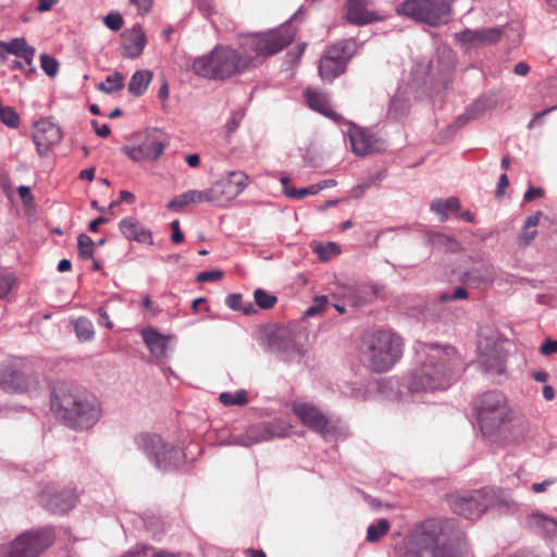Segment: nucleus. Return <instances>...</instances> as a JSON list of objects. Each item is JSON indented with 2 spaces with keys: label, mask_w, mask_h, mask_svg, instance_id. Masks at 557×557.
Instances as JSON below:
<instances>
[{
  "label": "nucleus",
  "mask_w": 557,
  "mask_h": 557,
  "mask_svg": "<svg viewBox=\"0 0 557 557\" xmlns=\"http://www.w3.org/2000/svg\"><path fill=\"white\" fill-rule=\"evenodd\" d=\"M54 540L51 529L28 531L17 536L9 546L0 549V557H38Z\"/></svg>",
  "instance_id": "1a4fd4ad"
},
{
  "label": "nucleus",
  "mask_w": 557,
  "mask_h": 557,
  "mask_svg": "<svg viewBox=\"0 0 557 557\" xmlns=\"http://www.w3.org/2000/svg\"><path fill=\"white\" fill-rule=\"evenodd\" d=\"M129 3L137 8L139 14H147L152 7V0H129Z\"/></svg>",
  "instance_id": "6e6d98bb"
},
{
  "label": "nucleus",
  "mask_w": 557,
  "mask_h": 557,
  "mask_svg": "<svg viewBox=\"0 0 557 557\" xmlns=\"http://www.w3.org/2000/svg\"><path fill=\"white\" fill-rule=\"evenodd\" d=\"M418 366L407 380L411 392L444 391L455 381L461 367L454 346L423 343L417 348Z\"/></svg>",
  "instance_id": "f03ea898"
},
{
  "label": "nucleus",
  "mask_w": 557,
  "mask_h": 557,
  "mask_svg": "<svg viewBox=\"0 0 557 557\" xmlns=\"http://www.w3.org/2000/svg\"><path fill=\"white\" fill-rule=\"evenodd\" d=\"M104 25L111 30H120L124 24V20L120 13H109L104 20Z\"/></svg>",
  "instance_id": "8fccbe9b"
},
{
  "label": "nucleus",
  "mask_w": 557,
  "mask_h": 557,
  "mask_svg": "<svg viewBox=\"0 0 557 557\" xmlns=\"http://www.w3.org/2000/svg\"><path fill=\"white\" fill-rule=\"evenodd\" d=\"M468 297V292L463 287H457L453 294L442 293L438 296V300L441 302H446L450 300L457 299H466Z\"/></svg>",
  "instance_id": "3c124183"
},
{
  "label": "nucleus",
  "mask_w": 557,
  "mask_h": 557,
  "mask_svg": "<svg viewBox=\"0 0 557 557\" xmlns=\"http://www.w3.org/2000/svg\"><path fill=\"white\" fill-rule=\"evenodd\" d=\"M185 162L190 168H198L200 164V156L198 153H189L185 156Z\"/></svg>",
  "instance_id": "338daca9"
},
{
  "label": "nucleus",
  "mask_w": 557,
  "mask_h": 557,
  "mask_svg": "<svg viewBox=\"0 0 557 557\" xmlns=\"http://www.w3.org/2000/svg\"><path fill=\"white\" fill-rule=\"evenodd\" d=\"M222 277H223V273L219 270L203 271L197 275V281L198 282H212V281L221 280Z\"/></svg>",
  "instance_id": "864d4df0"
},
{
  "label": "nucleus",
  "mask_w": 557,
  "mask_h": 557,
  "mask_svg": "<svg viewBox=\"0 0 557 557\" xmlns=\"http://www.w3.org/2000/svg\"><path fill=\"white\" fill-rule=\"evenodd\" d=\"M543 196V189L539 187H530L523 196L524 201H532L535 198H540Z\"/></svg>",
  "instance_id": "680f3d73"
},
{
  "label": "nucleus",
  "mask_w": 557,
  "mask_h": 557,
  "mask_svg": "<svg viewBox=\"0 0 557 557\" xmlns=\"http://www.w3.org/2000/svg\"><path fill=\"white\" fill-rule=\"evenodd\" d=\"M143 339L152 355L161 357L165 355L169 336L160 334L157 330L149 327L141 332Z\"/></svg>",
  "instance_id": "bb28decb"
},
{
  "label": "nucleus",
  "mask_w": 557,
  "mask_h": 557,
  "mask_svg": "<svg viewBox=\"0 0 557 557\" xmlns=\"http://www.w3.org/2000/svg\"><path fill=\"white\" fill-rule=\"evenodd\" d=\"M356 52V41L343 40L330 47L320 60L319 74L323 81H333L343 74Z\"/></svg>",
  "instance_id": "9b49d317"
},
{
  "label": "nucleus",
  "mask_w": 557,
  "mask_h": 557,
  "mask_svg": "<svg viewBox=\"0 0 557 557\" xmlns=\"http://www.w3.org/2000/svg\"><path fill=\"white\" fill-rule=\"evenodd\" d=\"M109 306V302L106 304V306L99 308V324H103L107 329L111 330L113 327V323L109 318L107 307Z\"/></svg>",
  "instance_id": "bf43d9fd"
},
{
  "label": "nucleus",
  "mask_w": 557,
  "mask_h": 557,
  "mask_svg": "<svg viewBox=\"0 0 557 557\" xmlns=\"http://www.w3.org/2000/svg\"><path fill=\"white\" fill-rule=\"evenodd\" d=\"M528 523L536 532L546 536H557V520L544 515L534 513L529 517Z\"/></svg>",
  "instance_id": "cd10ccee"
},
{
  "label": "nucleus",
  "mask_w": 557,
  "mask_h": 557,
  "mask_svg": "<svg viewBox=\"0 0 557 557\" xmlns=\"http://www.w3.org/2000/svg\"><path fill=\"white\" fill-rule=\"evenodd\" d=\"M97 88L106 94L116 92L124 88V75L120 72H114L108 75L104 82L99 83Z\"/></svg>",
  "instance_id": "2f4dec72"
},
{
  "label": "nucleus",
  "mask_w": 557,
  "mask_h": 557,
  "mask_svg": "<svg viewBox=\"0 0 557 557\" xmlns=\"http://www.w3.org/2000/svg\"><path fill=\"white\" fill-rule=\"evenodd\" d=\"M0 385L4 391L13 393H30L39 387L38 377L13 367L0 370Z\"/></svg>",
  "instance_id": "a211bd4d"
},
{
  "label": "nucleus",
  "mask_w": 557,
  "mask_h": 557,
  "mask_svg": "<svg viewBox=\"0 0 557 557\" xmlns=\"http://www.w3.org/2000/svg\"><path fill=\"white\" fill-rule=\"evenodd\" d=\"M255 301L261 309H271L277 302L276 296L269 294L262 288H258L253 293Z\"/></svg>",
  "instance_id": "4c0bfd02"
},
{
  "label": "nucleus",
  "mask_w": 557,
  "mask_h": 557,
  "mask_svg": "<svg viewBox=\"0 0 557 557\" xmlns=\"http://www.w3.org/2000/svg\"><path fill=\"white\" fill-rule=\"evenodd\" d=\"M61 138L59 126L48 119L38 121L34 126L33 139L40 156H45Z\"/></svg>",
  "instance_id": "aec40b11"
},
{
  "label": "nucleus",
  "mask_w": 557,
  "mask_h": 557,
  "mask_svg": "<svg viewBox=\"0 0 557 557\" xmlns=\"http://www.w3.org/2000/svg\"><path fill=\"white\" fill-rule=\"evenodd\" d=\"M396 557H459L451 537L435 520H426L409 531L394 546Z\"/></svg>",
  "instance_id": "7ed1b4c3"
},
{
  "label": "nucleus",
  "mask_w": 557,
  "mask_h": 557,
  "mask_svg": "<svg viewBox=\"0 0 557 557\" xmlns=\"http://www.w3.org/2000/svg\"><path fill=\"white\" fill-rule=\"evenodd\" d=\"M292 410L304 425L323 437L335 433V428L317 406L304 401H294Z\"/></svg>",
  "instance_id": "2eb2a0df"
},
{
  "label": "nucleus",
  "mask_w": 557,
  "mask_h": 557,
  "mask_svg": "<svg viewBox=\"0 0 557 557\" xmlns=\"http://www.w3.org/2000/svg\"><path fill=\"white\" fill-rule=\"evenodd\" d=\"M368 0H348L345 17L352 24L364 25L375 20V15L368 9Z\"/></svg>",
  "instance_id": "393cba45"
},
{
  "label": "nucleus",
  "mask_w": 557,
  "mask_h": 557,
  "mask_svg": "<svg viewBox=\"0 0 557 557\" xmlns=\"http://www.w3.org/2000/svg\"><path fill=\"white\" fill-rule=\"evenodd\" d=\"M380 288L376 285H363L359 288L358 293L359 299L355 302V305L360 306L362 304L369 302L372 299L379 296Z\"/></svg>",
  "instance_id": "79ce46f5"
},
{
  "label": "nucleus",
  "mask_w": 557,
  "mask_h": 557,
  "mask_svg": "<svg viewBox=\"0 0 557 557\" xmlns=\"http://www.w3.org/2000/svg\"><path fill=\"white\" fill-rule=\"evenodd\" d=\"M152 79V72L149 70L136 71L129 82L128 91L135 97H140L147 90Z\"/></svg>",
  "instance_id": "c756f323"
},
{
  "label": "nucleus",
  "mask_w": 557,
  "mask_h": 557,
  "mask_svg": "<svg viewBox=\"0 0 557 557\" xmlns=\"http://www.w3.org/2000/svg\"><path fill=\"white\" fill-rule=\"evenodd\" d=\"M391 529V524L387 519H380L376 523L370 524L367 530V540L371 543H375L381 540Z\"/></svg>",
  "instance_id": "473e14b6"
},
{
  "label": "nucleus",
  "mask_w": 557,
  "mask_h": 557,
  "mask_svg": "<svg viewBox=\"0 0 557 557\" xmlns=\"http://www.w3.org/2000/svg\"><path fill=\"white\" fill-rule=\"evenodd\" d=\"M435 243L441 245H447L449 250L451 251H458L460 249V245L457 240L445 235H436Z\"/></svg>",
  "instance_id": "5fc2aeb1"
},
{
  "label": "nucleus",
  "mask_w": 557,
  "mask_h": 557,
  "mask_svg": "<svg viewBox=\"0 0 557 557\" xmlns=\"http://www.w3.org/2000/svg\"><path fill=\"white\" fill-rule=\"evenodd\" d=\"M94 245L92 239L86 234H81L77 238L79 253L86 259L92 257Z\"/></svg>",
  "instance_id": "49530a36"
},
{
  "label": "nucleus",
  "mask_w": 557,
  "mask_h": 557,
  "mask_svg": "<svg viewBox=\"0 0 557 557\" xmlns=\"http://www.w3.org/2000/svg\"><path fill=\"white\" fill-rule=\"evenodd\" d=\"M329 307V299L326 296H319L314 298V302L306 310L307 317H313L324 312Z\"/></svg>",
  "instance_id": "de8ad7c7"
},
{
  "label": "nucleus",
  "mask_w": 557,
  "mask_h": 557,
  "mask_svg": "<svg viewBox=\"0 0 557 557\" xmlns=\"http://www.w3.org/2000/svg\"><path fill=\"white\" fill-rule=\"evenodd\" d=\"M109 220L104 216H99L95 220H92L89 225H88V228L90 232H97L99 230V226L102 225V224H106L108 223Z\"/></svg>",
  "instance_id": "774afa93"
},
{
  "label": "nucleus",
  "mask_w": 557,
  "mask_h": 557,
  "mask_svg": "<svg viewBox=\"0 0 557 557\" xmlns=\"http://www.w3.org/2000/svg\"><path fill=\"white\" fill-rule=\"evenodd\" d=\"M77 494L72 487L47 485L39 494V503L53 513H66L77 502Z\"/></svg>",
  "instance_id": "4468645a"
},
{
  "label": "nucleus",
  "mask_w": 557,
  "mask_h": 557,
  "mask_svg": "<svg viewBox=\"0 0 557 557\" xmlns=\"http://www.w3.org/2000/svg\"><path fill=\"white\" fill-rule=\"evenodd\" d=\"M407 110V104L405 103V100L399 96L396 95L392 98L388 113L393 115V117L397 119L405 114Z\"/></svg>",
  "instance_id": "09e8293b"
},
{
  "label": "nucleus",
  "mask_w": 557,
  "mask_h": 557,
  "mask_svg": "<svg viewBox=\"0 0 557 557\" xmlns=\"http://www.w3.org/2000/svg\"><path fill=\"white\" fill-rule=\"evenodd\" d=\"M495 504V493L491 488H483L472 493L458 496L451 502V509L455 513L467 519L481 517Z\"/></svg>",
  "instance_id": "ddd939ff"
},
{
  "label": "nucleus",
  "mask_w": 557,
  "mask_h": 557,
  "mask_svg": "<svg viewBox=\"0 0 557 557\" xmlns=\"http://www.w3.org/2000/svg\"><path fill=\"white\" fill-rule=\"evenodd\" d=\"M40 66L42 71L50 77H54L59 72V62L49 54L40 55Z\"/></svg>",
  "instance_id": "c03bdc74"
},
{
  "label": "nucleus",
  "mask_w": 557,
  "mask_h": 557,
  "mask_svg": "<svg viewBox=\"0 0 557 557\" xmlns=\"http://www.w3.org/2000/svg\"><path fill=\"white\" fill-rule=\"evenodd\" d=\"M295 37L292 25L268 33L242 36L236 46L218 45L209 53L193 61V72L207 79L228 81L245 75L263 64L271 55L288 46Z\"/></svg>",
  "instance_id": "f257e3e1"
},
{
  "label": "nucleus",
  "mask_w": 557,
  "mask_h": 557,
  "mask_svg": "<svg viewBox=\"0 0 557 557\" xmlns=\"http://www.w3.org/2000/svg\"><path fill=\"white\" fill-rule=\"evenodd\" d=\"M225 304L228 308L233 310H240L247 315L257 311L251 302H248L247 305L243 304V296L240 294L228 295L225 299Z\"/></svg>",
  "instance_id": "c9c22d12"
},
{
  "label": "nucleus",
  "mask_w": 557,
  "mask_h": 557,
  "mask_svg": "<svg viewBox=\"0 0 557 557\" xmlns=\"http://www.w3.org/2000/svg\"><path fill=\"white\" fill-rule=\"evenodd\" d=\"M396 11L400 15L432 27L447 24L453 14L448 3H437L435 0H404Z\"/></svg>",
  "instance_id": "0eeeda50"
},
{
  "label": "nucleus",
  "mask_w": 557,
  "mask_h": 557,
  "mask_svg": "<svg viewBox=\"0 0 557 557\" xmlns=\"http://www.w3.org/2000/svg\"><path fill=\"white\" fill-rule=\"evenodd\" d=\"M188 190L174 197L166 203V208L170 211L180 212L183 211L187 206H190Z\"/></svg>",
  "instance_id": "a18cd8bd"
},
{
  "label": "nucleus",
  "mask_w": 557,
  "mask_h": 557,
  "mask_svg": "<svg viewBox=\"0 0 557 557\" xmlns=\"http://www.w3.org/2000/svg\"><path fill=\"white\" fill-rule=\"evenodd\" d=\"M292 426L282 420L274 419L269 422L252 424L243 434L231 435L227 440L230 445L249 447L261 442H268L274 437L289 435Z\"/></svg>",
  "instance_id": "9d476101"
},
{
  "label": "nucleus",
  "mask_w": 557,
  "mask_h": 557,
  "mask_svg": "<svg viewBox=\"0 0 557 557\" xmlns=\"http://www.w3.org/2000/svg\"><path fill=\"white\" fill-rule=\"evenodd\" d=\"M314 252L319 256L320 260L327 261L333 256L341 252L339 247L334 243H327L325 245L319 244L314 247Z\"/></svg>",
  "instance_id": "58836bf2"
},
{
  "label": "nucleus",
  "mask_w": 557,
  "mask_h": 557,
  "mask_svg": "<svg viewBox=\"0 0 557 557\" xmlns=\"http://www.w3.org/2000/svg\"><path fill=\"white\" fill-rule=\"evenodd\" d=\"M508 185H509L508 176L506 174H502L499 177L498 184H497L496 191H495L496 197H502L505 193V189L508 187Z\"/></svg>",
  "instance_id": "e2e57ef3"
},
{
  "label": "nucleus",
  "mask_w": 557,
  "mask_h": 557,
  "mask_svg": "<svg viewBox=\"0 0 557 557\" xmlns=\"http://www.w3.org/2000/svg\"><path fill=\"white\" fill-rule=\"evenodd\" d=\"M75 333L78 338L88 341L94 336L92 323L86 318H79L74 323Z\"/></svg>",
  "instance_id": "e433bc0d"
},
{
  "label": "nucleus",
  "mask_w": 557,
  "mask_h": 557,
  "mask_svg": "<svg viewBox=\"0 0 557 557\" xmlns=\"http://www.w3.org/2000/svg\"><path fill=\"white\" fill-rule=\"evenodd\" d=\"M479 361L492 374H502L506 368L504 339L492 327H482L478 339Z\"/></svg>",
  "instance_id": "6e6552de"
},
{
  "label": "nucleus",
  "mask_w": 557,
  "mask_h": 557,
  "mask_svg": "<svg viewBox=\"0 0 557 557\" xmlns=\"http://www.w3.org/2000/svg\"><path fill=\"white\" fill-rule=\"evenodd\" d=\"M171 228H172V242L174 244H181L183 243L184 240V234L182 233L181 228H180V221L178 220H175L171 223Z\"/></svg>",
  "instance_id": "13d9d810"
},
{
  "label": "nucleus",
  "mask_w": 557,
  "mask_h": 557,
  "mask_svg": "<svg viewBox=\"0 0 557 557\" xmlns=\"http://www.w3.org/2000/svg\"><path fill=\"white\" fill-rule=\"evenodd\" d=\"M168 146L169 141L164 138V136L161 133L153 131L145 137L140 145L131 148L125 147L123 151L131 160L135 162H156L163 154Z\"/></svg>",
  "instance_id": "dca6fc26"
},
{
  "label": "nucleus",
  "mask_w": 557,
  "mask_h": 557,
  "mask_svg": "<svg viewBox=\"0 0 557 557\" xmlns=\"http://www.w3.org/2000/svg\"><path fill=\"white\" fill-rule=\"evenodd\" d=\"M474 410L481 431L485 435H493L498 432L503 425L511 420L512 416L505 395L497 391H490L480 395L474 401Z\"/></svg>",
  "instance_id": "423d86ee"
},
{
  "label": "nucleus",
  "mask_w": 557,
  "mask_h": 557,
  "mask_svg": "<svg viewBox=\"0 0 557 557\" xmlns=\"http://www.w3.org/2000/svg\"><path fill=\"white\" fill-rule=\"evenodd\" d=\"M219 400L224 406H244L248 403V396L244 389L236 391L235 393L224 392L220 394Z\"/></svg>",
  "instance_id": "f704fd0d"
},
{
  "label": "nucleus",
  "mask_w": 557,
  "mask_h": 557,
  "mask_svg": "<svg viewBox=\"0 0 557 557\" xmlns=\"http://www.w3.org/2000/svg\"><path fill=\"white\" fill-rule=\"evenodd\" d=\"M305 97L306 102L311 110L335 121L339 119V115L332 109L326 94L317 88L308 87L305 90Z\"/></svg>",
  "instance_id": "b1692460"
},
{
  "label": "nucleus",
  "mask_w": 557,
  "mask_h": 557,
  "mask_svg": "<svg viewBox=\"0 0 557 557\" xmlns=\"http://www.w3.org/2000/svg\"><path fill=\"white\" fill-rule=\"evenodd\" d=\"M52 407L73 429L91 428L101 417L98 398L84 388H60L54 393Z\"/></svg>",
  "instance_id": "20e7f679"
},
{
  "label": "nucleus",
  "mask_w": 557,
  "mask_h": 557,
  "mask_svg": "<svg viewBox=\"0 0 557 557\" xmlns=\"http://www.w3.org/2000/svg\"><path fill=\"white\" fill-rule=\"evenodd\" d=\"M226 183L231 186V188L236 193V195H240L248 185L249 176L240 171L231 172L226 178H224Z\"/></svg>",
  "instance_id": "72a5a7b5"
},
{
  "label": "nucleus",
  "mask_w": 557,
  "mask_h": 557,
  "mask_svg": "<svg viewBox=\"0 0 557 557\" xmlns=\"http://www.w3.org/2000/svg\"><path fill=\"white\" fill-rule=\"evenodd\" d=\"M460 208L459 199L456 197H449L445 201L442 199H435L431 203V210L440 215L441 221H445L448 216V212L457 211Z\"/></svg>",
  "instance_id": "7c9ffc66"
},
{
  "label": "nucleus",
  "mask_w": 557,
  "mask_h": 557,
  "mask_svg": "<svg viewBox=\"0 0 557 557\" xmlns=\"http://www.w3.org/2000/svg\"><path fill=\"white\" fill-rule=\"evenodd\" d=\"M213 205L223 207L237 197L236 193L231 188L225 180H220L211 186Z\"/></svg>",
  "instance_id": "c85d7f7f"
},
{
  "label": "nucleus",
  "mask_w": 557,
  "mask_h": 557,
  "mask_svg": "<svg viewBox=\"0 0 557 557\" xmlns=\"http://www.w3.org/2000/svg\"><path fill=\"white\" fill-rule=\"evenodd\" d=\"M315 188L312 186L310 188H300L296 189L294 187H285V195L289 198L301 199L308 195L314 194Z\"/></svg>",
  "instance_id": "603ef678"
},
{
  "label": "nucleus",
  "mask_w": 557,
  "mask_h": 557,
  "mask_svg": "<svg viewBox=\"0 0 557 557\" xmlns=\"http://www.w3.org/2000/svg\"><path fill=\"white\" fill-rule=\"evenodd\" d=\"M91 125H92L96 134L102 138L108 137L111 133L109 125H107V124L99 125V123L96 120L91 121Z\"/></svg>",
  "instance_id": "052dcab7"
},
{
  "label": "nucleus",
  "mask_w": 557,
  "mask_h": 557,
  "mask_svg": "<svg viewBox=\"0 0 557 557\" xmlns=\"http://www.w3.org/2000/svg\"><path fill=\"white\" fill-rule=\"evenodd\" d=\"M364 355L368 366L374 372H386L401 357L403 341L392 331H376L367 339Z\"/></svg>",
  "instance_id": "39448f33"
},
{
  "label": "nucleus",
  "mask_w": 557,
  "mask_h": 557,
  "mask_svg": "<svg viewBox=\"0 0 557 557\" xmlns=\"http://www.w3.org/2000/svg\"><path fill=\"white\" fill-rule=\"evenodd\" d=\"M0 120L3 124L12 128H16L20 125L18 114L12 107H5L4 109H1Z\"/></svg>",
  "instance_id": "37998d69"
},
{
  "label": "nucleus",
  "mask_w": 557,
  "mask_h": 557,
  "mask_svg": "<svg viewBox=\"0 0 557 557\" xmlns=\"http://www.w3.org/2000/svg\"><path fill=\"white\" fill-rule=\"evenodd\" d=\"M540 351L544 356H549L557 352V341L547 338L541 346Z\"/></svg>",
  "instance_id": "4d7b16f0"
},
{
  "label": "nucleus",
  "mask_w": 557,
  "mask_h": 557,
  "mask_svg": "<svg viewBox=\"0 0 557 557\" xmlns=\"http://www.w3.org/2000/svg\"><path fill=\"white\" fill-rule=\"evenodd\" d=\"M136 443L160 469L168 470L181 460V449L165 444L157 434H140L137 436Z\"/></svg>",
  "instance_id": "f8f14e48"
},
{
  "label": "nucleus",
  "mask_w": 557,
  "mask_h": 557,
  "mask_svg": "<svg viewBox=\"0 0 557 557\" xmlns=\"http://www.w3.org/2000/svg\"><path fill=\"white\" fill-rule=\"evenodd\" d=\"M15 285V276L0 268V298H4Z\"/></svg>",
  "instance_id": "a19ab883"
},
{
  "label": "nucleus",
  "mask_w": 557,
  "mask_h": 557,
  "mask_svg": "<svg viewBox=\"0 0 557 557\" xmlns=\"http://www.w3.org/2000/svg\"><path fill=\"white\" fill-rule=\"evenodd\" d=\"M529 72H530V66L528 65V63H525L523 61L518 62L513 67V73L519 76H525L529 74Z\"/></svg>",
  "instance_id": "69168bd1"
},
{
  "label": "nucleus",
  "mask_w": 557,
  "mask_h": 557,
  "mask_svg": "<svg viewBox=\"0 0 557 557\" xmlns=\"http://www.w3.org/2000/svg\"><path fill=\"white\" fill-rule=\"evenodd\" d=\"M347 135L351 149L357 156L366 157L384 149V143L371 129L351 124Z\"/></svg>",
  "instance_id": "f3484780"
},
{
  "label": "nucleus",
  "mask_w": 557,
  "mask_h": 557,
  "mask_svg": "<svg viewBox=\"0 0 557 557\" xmlns=\"http://www.w3.org/2000/svg\"><path fill=\"white\" fill-rule=\"evenodd\" d=\"M119 228L128 240H135L141 244H152V234L149 230L133 216L124 218L119 223Z\"/></svg>",
  "instance_id": "5701e85b"
},
{
  "label": "nucleus",
  "mask_w": 557,
  "mask_h": 557,
  "mask_svg": "<svg viewBox=\"0 0 557 557\" xmlns=\"http://www.w3.org/2000/svg\"><path fill=\"white\" fill-rule=\"evenodd\" d=\"M10 53L23 58L28 65L33 64L35 48L29 46L25 38H14L8 42L0 41V57Z\"/></svg>",
  "instance_id": "a878e982"
},
{
  "label": "nucleus",
  "mask_w": 557,
  "mask_h": 557,
  "mask_svg": "<svg viewBox=\"0 0 557 557\" xmlns=\"http://www.w3.org/2000/svg\"><path fill=\"white\" fill-rule=\"evenodd\" d=\"M503 36L502 27H488L483 29H465L456 34V40L467 48L494 45Z\"/></svg>",
  "instance_id": "6ab92c4d"
},
{
  "label": "nucleus",
  "mask_w": 557,
  "mask_h": 557,
  "mask_svg": "<svg viewBox=\"0 0 557 557\" xmlns=\"http://www.w3.org/2000/svg\"><path fill=\"white\" fill-rule=\"evenodd\" d=\"M147 45L145 32L140 25L127 28L121 34V54L124 58L139 57Z\"/></svg>",
  "instance_id": "412c9836"
},
{
  "label": "nucleus",
  "mask_w": 557,
  "mask_h": 557,
  "mask_svg": "<svg viewBox=\"0 0 557 557\" xmlns=\"http://www.w3.org/2000/svg\"><path fill=\"white\" fill-rule=\"evenodd\" d=\"M536 236V230L523 227L521 240L524 245H529Z\"/></svg>",
  "instance_id": "0e129e2a"
},
{
  "label": "nucleus",
  "mask_w": 557,
  "mask_h": 557,
  "mask_svg": "<svg viewBox=\"0 0 557 557\" xmlns=\"http://www.w3.org/2000/svg\"><path fill=\"white\" fill-rule=\"evenodd\" d=\"M211 187L205 190L190 189L188 190L189 202L191 205H200L202 202H208L213 205V197L211 194Z\"/></svg>",
  "instance_id": "ea45409f"
},
{
  "label": "nucleus",
  "mask_w": 557,
  "mask_h": 557,
  "mask_svg": "<svg viewBox=\"0 0 557 557\" xmlns=\"http://www.w3.org/2000/svg\"><path fill=\"white\" fill-rule=\"evenodd\" d=\"M495 280V270L491 264H481L468 270L462 282L472 288H487Z\"/></svg>",
  "instance_id": "4be33fe9"
}]
</instances>
